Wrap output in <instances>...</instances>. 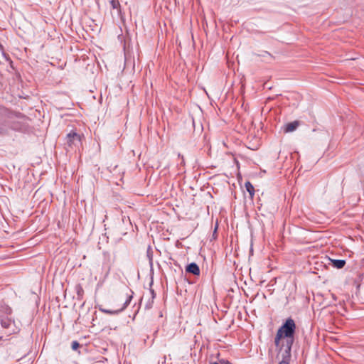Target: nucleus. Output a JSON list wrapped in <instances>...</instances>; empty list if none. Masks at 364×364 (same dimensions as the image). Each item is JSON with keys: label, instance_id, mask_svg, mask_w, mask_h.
<instances>
[{"label": "nucleus", "instance_id": "obj_1", "mask_svg": "<svg viewBox=\"0 0 364 364\" xmlns=\"http://www.w3.org/2000/svg\"><path fill=\"white\" fill-rule=\"evenodd\" d=\"M295 331V322L291 318H289L277 332L274 344L277 348H281V350H284L286 356L290 355L291 346L294 341Z\"/></svg>", "mask_w": 364, "mask_h": 364}, {"label": "nucleus", "instance_id": "obj_8", "mask_svg": "<svg viewBox=\"0 0 364 364\" xmlns=\"http://www.w3.org/2000/svg\"><path fill=\"white\" fill-rule=\"evenodd\" d=\"M279 350V355H281L282 358V360L279 363V364H289V359L291 356V354L289 355H285L284 350H281V348H277Z\"/></svg>", "mask_w": 364, "mask_h": 364}, {"label": "nucleus", "instance_id": "obj_6", "mask_svg": "<svg viewBox=\"0 0 364 364\" xmlns=\"http://www.w3.org/2000/svg\"><path fill=\"white\" fill-rule=\"evenodd\" d=\"M299 126V122L297 121H294L292 122L288 123L284 127V132L286 133L294 132L296 129Z\"/></svg>", "mask_w": 364, "mask_h": 364}, {"label": "nucleus", "instance_id": "obj_9", "mask_svg": "<svg viewBox=\"0 0 364 364\" xmlns=\"http://www.w3.org/2000/svg\"><path fill=\"white\" fill-rule=\"evenodd\" d=\"M245 186L247 191L250 193L251 198H252V196H254V193H255L254 186L249 181L246 182Z\"/></svg>", "mask_w": 364, "mask_h": 364}, {"label": "nucleus", "instance_id": "obj_7", "mask_svg": "<svg viewBox=\"0 0 364 364\" xmlns=\"http://www.w3.org/2000/svg\"><path fill=\"white\" fill-rule=\"evenodd\" d=\"M331 261L333 267L337 269H342L346 264L344 259H331Z\"/></svg>", "mask_w": 364, "mask_h": 364}, {"label": "nucleus", "instance_id": "obj_2", "mask_svg": "<svg viewBox=\"0 0 364 364\" xmlns=\"http://www.w3.org/2000/svg\"><path fill=\"white\" fill-rule=\"evenodd\" d=\"M11 309L6 305L1 306L0 309V323L2 328L6 330L9 334L15 333L18 331V328L16 326L14 321L9 316L11 315Z\"/></svg>", "mask_w": 364, "mask_h": 364}, {"label": "nucleus", "instance_id": "obj_12", "mask_svg": "<svg viewBox=\"0 0 364 364\" xmlns=\"http://www.w3.org/2000/svg\"><path fill=\"white\" fill-rule=\"evenodd\" d=\"M178 157H181L182 161H181V164L183 165L184 164V159H183V156H181L180 154H178Z\"/></svg>", "mask_w": 364, "mask_h": 364}, {"label": "nucleus", "instance_id": "obj_10", "mask_svg": "<svg viewBox=\"0 0 364 364\" xmlns=\"http://www.w3.org/2000/svg\"><path fill=\"white\" fill-rule=\"evenodd\" d=\"M110 4H111L112 9H117L118 6H119V3L118 0H111Z\"/></svg>", "mask_w": 364, "mask_h": 364}, {"label": "nucleus", "instance_id": "obj_4", "mask_svg": "<svg viewBox=\"0 0 364 364\" xmlns=\"http://www.w3.org/2000/svg\"><path fill=\"white\" fill-rule=\"evenodd\" d=\"M80 140V136L75 132H70L66 136V141L69 146H77Z\"/></svg>", "mask_w": 364, "mask_h": 364}, {"label": "nucleus", "instance_id": "obj_5", "mask_svg": "<svg viewBox=\"0 0 364 364\" xmlns=\"http://www.w3.org/2000/svg\"><path fill=\"white\" fill-rule=\"evenodd\" d=\"M186 272L189 273H192L194 275H199L200 274V269L197 264L192 262L189 264L186 267Z\"/></svg>", "mask_w": 364, "mask_h": 364}, {"label": "nucleus", "instance_id": "obj_11", "mask_svg": "<svg viewBox=\"0 0 364 364\" xmlns=\"http://www.w3.org/2000/svg\"><path fill=\"white\" fill-rule=\"evenodd\" d=\"M80 346V344L77 341H74L72 342L71 348L73 350H76Z\"/></svg>", "mask_w": 364, "mask_h": 364}, {"label": "nucleus", "instance_id": "obj_3", "mask_svg": "<svg viewBox=\"0 0 364 364\" xmlns=\"http://www.w3.org/2000/svg\"><path fill=\"white\" fill-rule=\"evenodd\" d=\"M125 294L127 295V299L124 303L123 304V306L122 308L117 310H109V309H101V311L109 315H115L118 314L119 313L122 312L123 310H124L130 304L131 300L133 297V291L129 289V288H126L125 289Z\"/></svg>", "mask_w": 364, "mask_h": 364}]
</instances>
